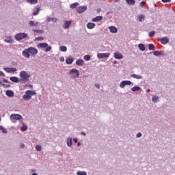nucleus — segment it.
<instances>
[{
	"mask_svg": "<svg viewBox=\"0 0 175 175\" xmlns=\"http://www.w3.org/2000/svg\"><path fill=\"white\" fill-rule=\"evenodd\" d=\"M36 95V92L33 90H27L25 92V94L23 96V100L27 102V100H31L32 99V96Z\"/></svg>",
	"mask_w": 175,
	"mask_h": 175,
	"instance_id": "f257e3e1",
	"label": "nucleus"
},
{
	"mask_svg": "<svg viewBox=\"0 0 175 175\" xmlns=\"http://www.w3.org/2000/svg\"><path fill=\"white\" fill-rule=\"evenodd\" d=\"M10 119L14 124H16L17 121H20V122H23V116L20 114L13 113L10 116Z\"/></svg>",
	"mask_w": 175,
	"mask_h": 175,
	"instance_id": "f03ea898",
	"label": "nucleus"
},
{
	"mask_svg": "<svg viewBox=\"0 0 175 175\" xmlns=\"http://www.w3.org/2000/svg\"><path fill=\"white\" fill-rule=\"evenodd\" d=\"M19 76L21 77V81H28L29 79V77H31V75L28 74L26 71H21L19 73Z\"/></svg>",
	"mask_w": 175,
	"mask_h": 175,
	"instance_id": "7ed1b4c3",
	"label": "nucleus"
},
{
	"mask_svg": "<svg viewBox=\"0 0 175 175\" xmlns=\"http://www.w3.org/2000/svg\"><path fill=\"white\" fill-rule=\"evenodd\" d=\"M25 38H28V34L25 33H18L14 36V39L17 40V42H20V40H23V39H25Z\"/></svg>",
	"mask_w": 175,
	"mask_h": 175,
	"instance_id": "20e7f679",
	"label": "nucleus"
},
{
	"mask_svg": "<svg viewBox=\"0 0 175 175\" xmlns=\"http://www.w3.org/2000/svg\"><path fill=\"white\" fill-rule=\"evenodd\" d=\"M69 75H72V77L76 79V77L80 76V72H79V70L72 69L69 71Z\"/></svg>",
	"mask_w": 175,
	"mask_h": 175,
	"instance_id": "39448f33",
	"label": "nucleus"
},
{
	"mask_svg": "<svg viewBox=\"0 0 175 175\" xmlns=\"http://www.w3.org/2000/svg\"><path fill=\"white\" fill-rule=\"evenodd\" d=\"M158 42H160L161 44H167L170 40L167 37H163V38H157Z\"/></svg>",
	"mask_w": 175,
	"mask_h": 175,
	"instance_id": "423d86ee",
	"label": "nucleus"
},
{
	"mask_svg": "<svg viewBox=\"0 0 175 175\" xmlns=\"http://www.w3.org/2000/svg\"><path fill=\"white\" fill-rule=\"evenodd\" d=\"M3 70L6 72L7 73H14L15 72H17V68H4Z\"/></svg>",
	"mask_w": 175,
	"mask_h": 175,
	"instance_id": "0eeeda50",
	"label": "nucleus"
},
{
	"mask_svg": "<svg viewBox=\"0 0 175 175\" xmlns=\"http://www.w3.org/2000/svg\"><path fill=\"white\" fill-rule=\"evenodd\" d=\"M110 57V53H98L97 57L102 59V58H109Z\"/></svg>",
	"mask_w": 175,
	"mask_h": 175,
	"instance_id": "6e6552de",
	"label": "nucleus"
},
{
	"mask_svg": "<svg viewBox=\"0 0 175 175\" xmlns=\"http://www.w3.org/2000/svg\"><path fill=\"white\" fill-rule=\"evenodd\" d=\"M28 50L31 55H36V54H38V53L36 48L29 47V48H28Z\"/></svg>",
	"mask_w": 175,
	"mask_h": 175,
	"instance_id": "1a4fd4ad",
	"label": "nucleus"
},
{
	"mask_svg": "<svg viewBox=\"0 0 175 175\" xmlns=\"http://www.w3.org/2000/svg\"><path fill=\"white\" fill-rule=\"evenodd\" d=\"M22 55H23L25 58H29V57H31L29 50L28 49H26L24 51H23Z\"/></svg>",
	"mask_w": 175,
	"mask_h": 175,
	"instance_id": "9d476101",
	"label": "nucleus"
},
{
	"mask_svg": "<svg viewBox=\"0 0 175 175\" xmlns=\"http://www.w3.org/2000/svg\"><path fill=\"white\" fill-rule=\"evenodd\" d=\"M85 10H87V6H80L77 8V12L79 14L84 13Z\"/></svg>",
	"mask_w": 175,
	"mask_h": 175,
	"instance_id": "9b49d317",
	"label": "nucleus"
},
{
	"mask_svg": "<svg viewBox=\"0 0 175 175\" xmlns=\"http://www.w3.org/2000/svg\"><path fill=\"white\" fill-rule=\"evenodd\" d=\"M73 61H75V58L70 55L66 58V64H67V65H72V64H73Z\"/></svg>",
	"mask_w": 175,
	"mask_h": 175,
	"instance_id": "f8f14e48",
	"label": "nucleus"
},
{
	"mask_svg": "<svg viewBox=\"0 0 175 175\" xmlns=\"http://www.w3.org/2000/svg\"><path fill=\"white\" fill-rule=\"evenodd\" d=\"M34 9L35 10L33 11V16H38L39 14V12H40V6L36 5Z\"/></svg>",
	"mask_w": 175,
	"mask_h": 175,
	"instance_id": "ddd939ff",
	"label": "nucleus"
},
{
	"mask_svg": "<svg viewBox=\"0 0 175 175\" xmlns=\"http://www.w3.org/2000/svg\"><path fill=\"white\" fill-rule=\"evenodd\" d=\"M114 58L116 59H122V58H124V55H122V53H120L119 52H116L114 53Z\"/></svg>",
	"mask_w": 175,
	"mask_h": 175,
	"instance_id": "4468645a",
	"label": "nucleus"
},
{
	"mask_svg": "<svg viewBox=\"0 0 175 175\" xmlns=\"http://www.w3.org/2000/svg\"><path fill=\"white\" fill-rule=\"evenodd\" d=\"M70 24H72V21H64V24L63 25V28L64 29H68L70 27Z\"/></svg>",
	"mask_w": 175,
	"mask_h": 175,
	"instance_id": "2eb2a0df",
	"label": "nucleus"
},
{
	"mask_svg": "<svg viewBox=\"0 0 175 175\" xmlns=\"http://www.w3.org/2000/svg\"><path fill=\"white\" fill-rule=\"evenodd\" d=\"M101 20H103V16H96L95 18H94L92 20V21H93V23H98L99 21H101Z\"/></svg>",
	"mask_w": 175,
	"mask_h": 175,
	"instance_id": "dca6fc26",
	"label": "nucleus"
},
{
	"mask_svg": "<svg viewBox=\"0 0 175 175\" xmlns=\"http://www.w3.org/2000/svg\"><path fill=\"white\" fill-rule=\"evenodd\" d=\"M108 28L111 33H117L118 31L114 26H109Z\"/></svg>",
	"mask_w": 175,
	"mask_h": 175,
	"instance_id": "f3484780",
	"label": "nucleus"
},
{
	"mask_svg": "<svg viewBox=\"0 0 175 175\" xmlns=\"http://www.w3.org/2000/svg\"><path fill=\"white\" fill-rule=\"evenodd\" d=\"M72 140H73V138H72L70 137H68L67 138L66 144H67L68 147L72 146V144H73Z\"/></svg>",
	"mask_w": 175,
	"mask_h": 175,
	"instance_id": "a211bd4d",
	"label": "nucleus"
},
{
	"mask_svg": "<svg viewBox=\"0 0 175 175\" xmlns=\"http://www.w3.org/2000/svg\"><path fill=\"white\" fill-rule=\"evenodd\" d=\"M153 55H155V57H159V55H165V53H163V51H155L153 52Z\"/></svg>",
	"mask_w": 175,
	"mask_h": 175,
	"instance_id": "6ab92c4d",
	"label": "nucleus"
},
{
	"mask_svg": "<svg viewBox=\"0 0 175 175\" xmlns=\"http://www.w3.org/2000/svg\"><path fill=\"white\" fill-rule=\"evenodd\" d=\"M5 94L7 96H9V98H13V96H14V92L12 90H7Z\"/></svg>",
	"mask_w": 175,
	"mask_h": 175,
	"instance_id": "aec40b11",
	"label": "nucleus"
},
{
	"mask_svg": "<svg viewBox=\"0 0 175 175\" xmlns=\"http://www.w3.org/2000/svg\"><path fill=\"white\" fill-rule=\"evenodd\" d=\"M130 77H133V79H136L137 80H140L143 79V76L142 75H137L136 74H132L130 75Z\"/></svg>",
	"mask_w": 175,
	"mask_h": 175,
	"instance_id": "412c9836",
	"label": "nucleus"
},
{
	"mask_svg": "<svg viewBox=\"0 0 175 175\" xmlns=\"http://www.w3.org/2000/svg\"><path fill=\"white\" fill-rule=\"evenodd\" d=\"M4 42H5V43H13L14 42V40H13V38L11 36H8L4 40Z\"/></svg>",
	"mask_w": 175,
	"mask_h": 175,
	"instance_id": "4be33fe9",
	"label": "nucleus"
},
{
	"mask_svg": "<svg viewBox=\"0 0 175 175\" xmlns=\"http://www.w3.org/2000/svg\"><path fill=\"white\" fill-rule=\"evenodd\" d=\"M47 46H49V44L46 42H43V43L38 44L37 46L38 47V49H46Z\"/></svg>",
	"mask_w": 175,
	"mask_h": 175,
	"instance_id": "5701e85b",
	"label": "nucleus"
},
{
	"mask_svg": "<svg viewBox=\"0 0 175 175\" xmlns=\"http://www.w3.org/2000/svg\"><path fill=\"white\" fill-rule=\"evenodd\" d=\"M76 65L78 66H83L84 65V60L83 59H79L76 61Z\"/></svg>",
	"mask_w": 175,
	"mask_h": 175,
	"instance_id": "b1692460",
	"label": "nucleus"
},
{
	"mask_svg": "<svg viewBox=\"0 0 175 175\" xmlns=\"http://www.w3.org/2000/svg\"><path fill=\"white\" fill-rule=\"evenodd\" d=\"M95 23H88L86 25L87 28H88V29H94V28H95Z\"/></svg>",
	"mask_w": 175,
	"mask_h": 175,
	"instance_id": "393cba45",
	"label": "nucleus"
},
{
	"mask_svg": "<svg viewBox=\"0 0 175 175\" xmlns=\"http://www.w3.org/2000/svg\"><path fill=\"white\" fill-rule=\"evenodd\" d=\"M10 81H12L13 83H19L20 80L18 79V78H17V77H10Z\"/></svg>",
	"mask_w": 175,
	"mask_h": 175,
	"instance_id": "a878e982",
	"label": "nucleus"
},
{
	"mask_svg": "<svg viewBox=\"0 0 175 175\" xmlns=\"http://www.w3.org/2000/svg\"><path fill=\"white\" fill-rule=\"evenodd\" d=\"M152 102H153V103H158V102H159V96H153L152 97Z\"/></svg>",
	"mask_w": 175,
	"mask_h": 175,
	"instance_id": "bb28decb",
	"label": "nucleus"
},
{
	"mask_svg": "<svg viewBox=\"0 0 175 175\" xmlns=\"http://www.w3.org/2000/svg\"><path fill=\"white\" fill-rule=\"evenodd\" d=\"M38 24H39V23H38V22L34 23L33 21H30L29 22V25L30 27H38Z\"/></svg>",
	"mask_w": 175,
	"mask_h": 175,
	"instance_id": "cd10ccee",
	"label": "nucleus"
},
{
	"mask_svg": "<svg viewBox=\"0 0 175 175\" xmlns=\"http://www.w3.org/2000/svg\"><path fill=\"white\" fill-rule=\"evenodd\" d=\"M26 2L30 5H36L38 0H26Z\"/></svg>",
	"mask_w": 175,
	"mask_h": 175,
	"instance_id": "c85d7f7f",
	"label": "nucleus"
},
{
	"mask_svg": "<svg viewBox=\"0 0 175 175\" xmlns=\"http://www.w3.org/2000/svg\"><path fill=\"white\" fill-rule=\"evenodd\" d=\"M138 49H139L141 50V51H145L146 46L144 44H139Z\"/></svg>",
	"mask_w": 175,
	"mask_h": 175,
	"instance_id": "c756f323",
	"label": "nucleus"
},
{
	"mask_svg": "<svg viewBox=\"0 0 175 175\" xmlns=\"http://www.w3.org/2000/svg\"><path fill=\"white\" fill-rule=\"evenodd\" d=\"M140 90H142V88H140L139 86H134L131 88V91L133 92H136V91H140Z\"/></svg>",
	"mask_w": 175,
	"mask_h": 175,
	"instance_id": "7c9ffc66",
	"label": "nucleus"
},
{
	"mask_svg": "<svg viewBox=\"0 0 175 175\" xmlns=\"http://www.w3.org/2000/svg\"><path fill=\"white\" fill-rule=\"evenodd\" d=\"M126 2L128 5H133L136 3V1L135 0H126Z\"/></svg>",
	"mask_w": 175,
	"mask_h": 175,
	"instance_id": "2f4dec72",
	"label": "nucleus"
},
{
	"mask_svg": "<svg viewBox=\"0 0 175 175\" xmlns=\"http://www.w3.org/2000/svg\"><path fill=\"white\" fill-rule=\"evenodd\" d=\"M60 51H63V53H66V51H68V48L65 46H62L59 47Z\"/></svg>",
	"mask_w": 175,
	"mask_h": 175,
	"instance_id": "473e14b6",
	"label": "nucleus"
},
{
	"mask_svg": "<svg viewBox=\"0 0 175 175\" xmlns=\"http://www.w3.org/2000/svg\"><path fill=\"white\" fill-rule=\"evenodd\" d=\"M79 5V3H73L72 4H70V9H76Z\"/></svg>",
	"mask_w": 175,
	"mask_h": 175,
	"instance_id": "72a5a7b5",
	"label": "nucleus"
},
{
	"mask_svg": "<svg viewBox=\"0 0 175 175\" xmlns=\"http://www.w3.org/2000/svg\"><path fill=\"white\" fill-rule=\"evenodd\" d=\"M27 129H28L27 125H23L21 128V131H22V132H25V131H27Z\"/></svg>",
	"mask_w": 175,
	"mask_h": 175,
	"instance_id": "f704fd0d",
	"label": "nucleus"
},
{
	"mask_svg": "<svg viewBox=\"0 0 175 175\" xmlns=\"http://www.w3.org/2000/svg\"><path fill=\"white\" fill-rule=\"evenodd\" d=\"M83 59L85 61H90L91 59V55H86L83 57Z\"/></svg>",
	"mask_w": 175,
	"mask_h": 175,
	"instance_id": "c9c22d12",
	"label": "nucleus"
},
{
	"mask_svg": "<svg viewBox=\"0 0 175 175\" xmlns=\"http://www.w3.org/2000/svg\"><path fill=\"white\" fill-rule=\"evenodd\" d=\"M144 15L141 14L139 16H138V20L139 21V23H142V21H143V20H144Z\"/></svg>",
	"mask_w": 175,
	"mask_h": 175,
	"instance_id": "e433bc0d",
	"label": "nucleus"
},
{
	"mask_svg": "<svg viewBox=\"0 0 175 175\" xmlns=\"http://www.w3.org/2000/svg\"><path fill=\"white\" fill-rule=\"evenodd\" d=\"M33 32H36V33H43V32H44V31L34 29H33Z\"/></svg>",
	"mask_w": 175,
	"mask_h": 175,
	"instance_id": "4c0bfd02",
	"label": "nucleus"
},
{
	"mask_svg": "<svg viewBox=\"0 0 175 175\" xmlns=\"http://www.w3.org/2000/svg\"><path fill=\"white\" fill-rule=\"evenodd\" d=\"M77 175H87V172L85 171H79L77 172Z\"/></svg>",
	"mask_w": 175,
	"mask_h": 175,
	"instance_id": "58836bf2",
	"label": "nucleus"
},
{
	"mask_svg": "<svg viewBox=\"0 0 175 175\" xmlns=\"http://www.w3.org/2000/svg\"><path fill=\"white\" fill-rule=\"evenodd\" d=\"M148 49L150 51L155 50V46H154V44H149Z\"/></svg>",
	"mask_w": 175,
	"mask_h": 175,
	"instance_id": "ea45409f",
	"label": "nucleus"
},
{
	"mask_svg": "<svg viewBox=\"0 0 175 175\" xmlns=\"http://www.w3.org/2000/svg\"><path fill=\"white\" fill-rule=\"evenodd\" d=\"M0 131H2L3 133H8V130L2 126H0Z\"/></svg>",
	"mask_w": 175,
	"mask_h": 175,
	"instance_id": "a19ab883",
	"label": "nucleus"
},
{
	"mask_svg": "<svg viewBox=\"0 0 175 175\" xmlns=\"http://www.w3.org/2000/svg\"><path fill=\"white\" fill-rule=\"evenodd\" d=\"M124 83L126 85H133V83L131 81H124Z\"/></svg>",
	"mask_w": 175,
	"mask_h": 175,
	"instance_id": "79ce46f5",
	"label": "nucleus"
},
{
	"mask_svg": "<svg viewBox=\"0 0 175 175\" xmlns=\"http://www.w3.org/2000/svg\"><path fill=\"white\" fill-rule=\"evenodd\" d=\"M125 81H122V82H120V88H125Z\"/></svg>",
	"mask_w": 175,
	"mask_h": 175,
	"instance_id": "37998d69",
	"label": "nucleus"
},
{
	"mask_svg": "<svg viewBox=\"0 0 175 175\" xmlns=\"http://www.w3.org/2000/svg\"><path fill=\"white\" fill-rule=\"evenodd\" d=\"M36 151H42V146L36 145Z\"/></svg>",
	"mask_w": 175,
	"mask_h": 175,
	"instance_id": "c03bdc74",
	"label": "nucleus"
},
{
	"mask_svg": "<svg viewBox=\"0 0 175 175\" xmlns=\"http://www.w3.org/2000/svg\"><path fill=\"white\" fill-rule=\"evenodd\" d=\"M45 53H49V51H51V46H47L46 49H44Z\"/></svg>",
	"mask_w": 175,
	"mask_h": 175,
	"instance_id": "a18cd8bd",
	"label": "nucleus"
},
{
	"mask_svg": "<svg viewBox=\"0 0 175 175\" xmlns=\"http://www.w3.org/2000/svg\"><path fill=\"white\" fill-rule=\"evenodd\" d=\"M140 8H144L146 6V1H142L139 3Z\"/></svg>",
	"mask_w": 175,
	"mask_h": 175,
	"instance_id": "49530a36",
	"label": "nucleus"
},
{
	"mask_svg": "<svg viewBox=\"0 0 175 175\" xmlns=\"http://www.w3.org/2000/svg\"><path fill=\"white\" fill-rule=\"evenodd\" d=\"M44 39V38H43L42 36H39L36 38V40H38V41H41V40H43Z\"/></svg>",
	"mask_w": 175,
	"mask_h": 175,
	"instance_id": "de8ad7c7",
	"label": "nucleus"
},
{
	"mask_svg": "<svg viewBox=\"0 0 175 175\" xmlns=\"http://www.w3.org/2000/svg\"><path fill=\"white\" fill-rule=\"evenodd\" d=\"M154 35H155V31H152L150 32H149L148 36L151 38V36H154Z\"/></svg>",
	"mask_w": 175,
	"mask_h": 175,
	"instance_id": "09e8293b",
	"label": "nucleus"
},
{
	"mask_svg": "<svg viewBox=\"0 0 175 175\" xmlns=\"http://www.w3.org/2000/svg\"><path fill=\"white\" fill-rule=\"evenodd\" d=\"M142 136H143V134H142V133H137V135H136V137H137V139L142 137Z\"/></svg>",
	"mask_w": 175,
	"mask_h": 175,
	"instance_id": "8fccbe9b",
	"label": "nucleus"
},
{
	"mask_svg": "<svg viewBox=\"0 0 175 175\" xmlns=\"http://www.w3.org/2000/svg\"><path fill=\"white\" fill-rule=\"evenodd\" d=\"M161 1L163 3H170V2H172V0H161Z\"/></svg>",
	"mask_w": 175,
	"mask_h": 175,
	"instance_id": "3c124183",
	"label": "nucleus"
},
{
	"mask_svg": "<svg viewBox=\"0 0 175 175\" xmlns=\"http://www.w3.org/2000/svg\"><path fill=\"white\" fill-rule=\"evenodd\" d=\"M19 148H25V144L21 143L19 145Z\"/></svg>",
	"mask_w": 175,
	"mask_h": 175,
	"instance_id": "603ef678",
	"label": "nucleus"
},
{
	"mask_svg": "<svg viewBox=\"0 0 175 175\" xmlns=\"http://www.w3.org/2000/svg\"><path fill=\"white\" fill-rule=\"evenodd\" d=\"M94 87H96V88L99 90V88H100V85H99V83H95Z\"/></svg>",
	"mask_w": 175,
	"mask_h": 175,
	"instance_id": "864d4df0",
	"label": "nucleus"
},
{
	"mask_svg": "<svg viewBox=\"0 0 175 175\" xmlns=\"http://www.w3.org/2000/svg\"><path fill=\"white\" fill-rule=\"evenodd\" d=\"M64 61H65V58H64V57H61L59 58V62H64Z\"/></svg>",
	"mask_w": 175,
	"mask_h": 175,
	"instance_id": "5fc2aeb1",
	"label": "nucleus"
},
{
	"mask_svg": "<svg viewBox=\"0 0 175 175\" xmlns=\"http://www.w3.org/2000/svg\"><path fill=\"white\" fill-rule=\"evenodd\" d=\"M3 83H8L9 84V83H10L8 79H3Z\"/></svg>",
	"mask_w": 175,
	"mask_h": 175,
	"instance_id": "6e6d98bb",
	"label": "nucleus"
},
{
	"mask_svg": "<svg viewBox=\"0 0 175 175\" xmlns=\"http://www.w3.org/2000/svg\"><path fill=\"white\" fill-rule=\"evenodd\" d=\"M46 21H48V23H50V21H53V18L48 17Z\"/></svg>",
	"mask_w": 175,
	"mask_h": 175,
	"instance_id": "4d7b16f0",
	"label": "nucleus"
},
{
	"mask_svg": "<svg viewBox=\"0 0 175 175\" xmlns=\"http://www.w3.org/2000/svg\"><path fill=\"white\" fill-rule=\"evenodd\" d=\"M1 76H2L3 77H5V73H3V72L0 71V77Z\"/></svg>",
	"mask_w": 175,
	"mask_h": 175,
	"instance_id": "13d9d810",
	"label": "nucleus"
},
{
	"mask_svg": "<svg viewBox=\"0 0 175 175\" xmlns=\"http://www.w3.org/2000/svg\"><path fill=\"white\" fill-rule=\"evenodd\" d=\"M52 21H54V23H57V21H58V19H57L56 18H52Z\"/></svg>",
	"mask_w": 175,
	"mask_h": 175,
	"instance_id": "bf43d9fd",
	"label": "nucleus"
},
{
	"mask_svg": "<svg viewBox=\"0 0 175 175\" xmlns=\"http://www.w3.org/2000/svg\"><path fill=\"white\" fill-rule=\"evenodd\" d=\"M73 142H74V143H77V142H78L77 138H74Z\"/></svg>",
	"mask_w": 175,
	"mask_h": 175,
	"instance_id": "052dcab7",
	"label": "nucleus"
},
{
	"mask_svg": "<svg viewBox=\"0 0 175 175\" xmlns=\"http://www.w3.org/2000/svg\"><path fill=\"white\" fill-rule=\"evenodd\" d=\"M81 135H82L83 136H85L87 134L85 132H81Z\"/></svg>",
	"mask_w": 175,
	"mask_h": 175,
	"instance_id": "680f3d73",
	"label": "nucleus"
},
{
	"mask_svg": "<svg viewBox=\"0 0 175 175\" xmlns=\"http://www.w3.org/2000/svg\"><path fill=\"white\" fill-rule=\"evenodd\" d=\"M28 87L29 88L32 89L33 86L31 84H29L28 85Z\"/></svg>",
	"mask_w": 175,
	"mask_h": 175,
	"instance_id": "e2e57ef3",
	"label": "nucleus"
},
{
	"mask_svg": "<svg viewBox=\"0 0 175 175\" xmlns=\"http://www.w3.org/2000/svg\"><path fill=\"white\" fill-rule=\"evenodd\" d=\"M81 146V142H78L77 143V147H80Z\"/></svg>",
	"mask_w": 175,
	"mask_h": 175,
	"instance_id": "0e129e2a",
	"label": "nucleus"
},
{
	"mask_svg": "<svg viewBox=\"0 0 175 175\" xmlns=\"http://www.w3.org/2000/svg\"><path fill=\"white\" fill-rule=\"evenodd\" d=\"M100 12H101L100 8L97 9V13H100Z\"/></svg>",
	"mask_w": 175,
	"mask_h": 175,
	"instance_id": "69168bd1",
	"label": "nucleus"
},
{
	"mask_svg": "<svg viewBox=\"0 0 175 175\" xmlns=\"http://www.w3.org/2000/svg\"><path fill=\"white\" fill-rule=\"evenodd\" d=\"M150 91H151V90H150V89H147V90H146L147 92H150Z\"/></svg>",
	"mask_w": 175,
	"mask_h": 175,
	"instance_id": "338daca9",
	"label": "nucleus"
},
{
	"mask_svg": "<svg viewBox=\"0 0 175 175\" xmlns=\"http://www.w3.org/2000/svg\"><path fill=\"white\" fill-rule=\"evenodd\" d=\"M31 175H38V174H36V173H33Z\"/></svg>",
	"mask_w": 175,
	"mask_h": 175,
	"instance_id": "774afa93",
	"label": "nucleus"
}]
</instances>
